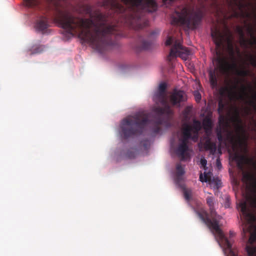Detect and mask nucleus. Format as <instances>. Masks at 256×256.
I'll return each mask as SVG.
<instances>
[{
  "label": "nucleus",
  "mask_w": 256,
  "mask_h": 256,
  "mask_svg": "<svg viewBox=\"0 0 256 256\" xmlns=\"http://www.w3.org/2000/svg\"><path fill=\"white\" fill-rule=\"evenodd\" d=\"M54 18L70 35L78 36L100 52L113 45L114 38L120 34L118 25L110 22L107 16L98 12L90 14V18H82L56 7Z\"/></svg>",
  "instance_id": "1"
},
{
  "label": "nucleus",
  "mask_w": 256,
  "mask_h": 256,
  "mask_svg": "<svg viewBox=\"0 0 256 256\" xmlns=\"http://www.w3.org/2000/svg\"><path fill=\"white\" fill-rule=\"evenodd\" d=\"M166 84L165 83L160 84L158 91L153 96V100L156 106L152 108L150 114H147L138 112L122 120L120 129L123 138L127 139L134 135L142 134L148 125H151L152 132L154 134L160 131V126L163 122L164 114L172 113L170 106L166 98Z\"/></svg>",
  "instance_id": "2"
},
{
  "label": "nucleus",
  "mask_w": 256,
  "mask_h": 256,
  "mask_svg": "<svg viewBox=\"0 0 256 256\" xmlns=\"http://www.w3.org/2000/svg\"><path fill=\"white\" fill-rule=\"evenodd\" d=\"M104 4L120 15L118 21L135 30L148 25V21L142 19L143 11L153 12L157 9L155 0H106Z\"/></svg>",
  "instance_id": "3"
},
{
  "label": "nucleus",
  "mask_w": 256,
  "mask_h": 256,
  "mask_svg": "<svg viewBox=\"0 0 256 256\" xmlns=\"http://www.w3.org/2000/svg\"><path fill=\"white\" fill-rule=\"evenodd\" d=\"M206 203L209 206L210 214L206 212H198V214L200 218L204 222L210 230L212 234L214 236L217 241L222 243L224 246L230 252H232V244L228 239L225 236L222 231L219 227V222L214 207V198L212 196H208L206 198Z\"/></svg>",
  "instance_id": "4"
},
{
  "label": "nucleus",
  "mask_w": 256,
  "mask_h": 256,
  "mask_svg": "<svg viewBox=\"0 0 256 256\" xmlns=\"http://www.w3.org/2000/svg\"><path fill=\"white\" fill-rule=\"evenodd\" d=\"M202 128V124L199 120H194L192 125L184 123L181 129L180 137L179 139L180 143L178 145L176 152V154L184 160L188 156L186 152L188 147V143L189 140L196 142L198 138V132Z\"/></svg>",
  "instance_id": "5"
},
{
  "label": "nucleus",
  "mask_w": 256,
  "mask_h": 256,
  "mask_svg": "<svg viewBox=\"0 0 256 256\" xmlns=\"http://www.w3.org/2000/svg\"><path fill=\"white\" fill-rule=\"evenodd\" d=\"M202 18L200 12H190L185 6L176 9L172 16V24H182L189 29L196 28Z\"/></svg>",
  "instance_id": "6"
},
{
  "label": "nucleus",
  "mask_w": 256,
  "mask_h": 256,
  "mask_svg": "<svg viewBox=\"0 0 256 256\" xmlns=\"http://www.w3.org/2000/svg\"><path fill=\"white\" fill-rule=\"evenodd\" d=\"M218 56L216 58L217 62L216 68L214 70L209 71V80L211 86L212 88L216 87L218 85L216 71L218 70L222 74H227L230 69L236 68V64L234 62L230 64L224 58L220 56V52H216Z\"/></svg>",
  "instance_id": "7"
},
{
  "label": "nucleus",
  "mask_w": 256,
  "mask_h": 256,
  "mask_svg": "<svg viewBox=\"0 0 256 256\" xmlns=\"http://www.w3.org/2000/svg\"><path fill=\"white\" fill-rule=\"evenodd\" d=\"M217 138L220 142L228 140L232 146L234 151L237 152L239 149L244 148L246 152L247 151L246 140L242 136L238 134H234L232 132L228 131L226 138L222 136L221 130L217 132Z\"/></svg>",
  "instance_id": "8"
},
{
  "label": "nucleus",
  "mask_w": 256,
  "mask_h": 256,
  "mask_svg": "<svg viewBox=\"0 0 256 256\" xmlns=\"http://www.w3.org/2000/svg\"><path fill=\"white\" fill-rule=\"evenodd\" d=\"M211 36L214 41L216 48H220L226 39L228 42H230L232 34L228 30H226L224 33L222 32L217 28L212 30Z\"/></svg>",
  "instance_id": "9"
},
{
  "label": "nucleus",
  "mask_w": 256,
  "mask_h": 256,
  "mask_svg": "<svg viewBox=\"0 0 256 256\" xmlns=\"http://www.w3.org/2000/svg\"><path fill=\"white\" fill-rule=\"evenodd\" d=\"M189 52V50L183 46L180 42L176 40L170 49L168 59L169 61H170L172 58H176L177 56L186 58Z\"/></svg>",
  "instance_id": "10"
},
{
  "label": "nucleus",
  "mask_w": 256,
  "mask_h": 256,
  "mask_svg": "<svg viewBox=\"0 0 256 256\" xmlns=\"http://www.w3.org/2000/svg\"><path fill=\"white\" fill-rule=\"evenodd\" d=\"M234 158L237 162L238 168L242 170H244L245 164L256 168V161L254 158L249 157L246 155L236 154Z\"/></svg>",
  "instance_id": "11"
},
{
  "label": "nucleus",
  "mask_w": 256,
  "mask_h": 256,
  "mask_svg": "<svg viewBox=\"0 0 256 256\" xmlns=\"http://www.w3.org/2000/svg\"><path fill=\"white\" fill-rule=\"evenodd\" d=\"M186 100V95L182 90H174L170 97V102L172 106H180V102Z\"/></svg>",
  "instance_id": "12"
},
{
  "label": "nucleus",
  "mask_w": 256,
  "mask_h": 256,
  "mask_svg": "<svg viewBox=\"0 0 256 256\" xmlns=\"http://www.w3.org/2000/svg\"><path fill=\"white\" fill-rule=\"evenodd\" d=\"M200 180L202 182H210L212 185L213 186L214 188L217 189L222 186L221 180L218 178H214L212 180H211L210 178L208 176V174L205 172H204V177H203L202 174H200Z\"/></svg>",
  "instance_id": "13"
},
{
  "label": "nucleus",
  "mask_w": 256,
  "mask_h": 256,
  "mask_svg": "<svg viewBox=\"0 0 256 256\" xmlns=\"http://www.w3.org/2000/svg\"><path fill=\"white\" fill-rule=\"evenodd\" d=\"M238 206L243 216L249 218L252 221L254 220L255 217L250 212V210L248 206V202L246 200L240 202L239 203Z\"/></svg>",
  "instance_id": "14"
},
{
  "label": "nucleus",
  "mask_w": 256,
  "mask_h": 256,
  "mask_svg": "<svg viewBox=\"0 0 256 256\" xmlns=\"http://www.w3.org/2000/svg\"><path fill=\"white\" fill-rule=\"evenodd\" d=\"M233 120L234 122L236 124V134H240V132H244L245 130L244 126L242 125V120L240 116L239 112L238 111L236 112V115L233 118Z\"/></svg>",
  "instance_id": "15"
},
{
  "label": "nucleus",
  "mask_w": 256,
  "mask_h": 256,
  "mask_svg": "<svg viewBox=\"0 0 256 256\" xmlns=\"http://www.w3.org/2000/svg\"><path fill=\"white\" fill-rule=\"evenodd\" d=\"M48 19L46 16H41L39 20H37L36 24V28L39 31H44L48 27Z\"/></svg>",
  "instance_id": "16"
},
{
  "label": "nucleus",
  "mask_w": 256,
  "mask_h": 256,
  "mask_svg": "<svg viewBox=\"0 0 256 256\" xmlns=\"http://www.w3.org/2000/svg\"><path fill=\"white\" fill-rule=\"evenodd\" d=\"M204 147L206 150H210V154H214L216 151V143L212 142L210 140H208L204 143Z\"/></svg>",
  "instance_id": "17"
},
{
  "label": "nucleus",
  "mask_w": 256,
  "mask_h": 256,
  "mask_svg": "<svg viewBox=\"0 0 256 256\" xmlns=\"http://www.w3.org/2000/svg\"><path fill=\"white\" fill-rule=\"evenodd\" d=\"M151 45V42L140 40V42L137 45L136 48L138 50H148L150 48Z\"/></svg>",
  "instance_id": "18"
},
{
  "label": "nucleus",
  "mask_w": 256,
  "mask_h": 256,
  "mask_svg": "<svg viewBox=\"0 0 256 256\" xmlns=\"http://www.w3.org/2000/svg\"><path fill=\"white\" fill-rule=\"evenodd\" d=\"M225 106V104L223 102L222 100H220L218 102V112L220 115V118L219 120V122L220 123L222 122V120L224 121V116L222 114L224 110Z\"/></svg>",
  "instance_id": "19"
},
{
  "label": "nucleus",
  "mask_w": 256,
  "mask_h": 256,
  "mask_svg": "<svg viewBox=\"0 0 256 256\" xmlns=\"http://www.w3.org/2000/svg\"><path fill=\"white\" fill-rule=\"evenodd\" d=\"M176 176L175 178V180L176 182H179L181 180V176L184 174V171L183 168L182 166L180 164H178L176 166Z\"/></svg>",
  "instance_id": "20"
},
{
  "label": "nucleus",
  "mask_w": 256,
  "mask_h": 256,
  "mask_svg": "<svg viewBox=\"0 0 256 256\" xmlns=\"http://www.w3.org/2000/svg\"><path fill=\"white\" fill-rule=\"evenodd\" d=\"M236 88V86L230 88L228 86L222 88L220 90V94L222 95H224L226 94H228L229 96H232L234 94V90Z\"/></svg>",
  "instance_id": "21"
},
{
  "label": "nucleus",
  "mask_w": 256,
  "mask_h": 256,
  "mask_svg": "<svg viewBox=\"0 0 256 256\" xmlns=\"http://www.w3.org/2000/svg\"><path fill=\"white\" fill-rule=\"evenodd\" d=\"M182 192L186 200L188 202H190L192 198V190L190 188H182Z\"/></svg>",
  "instance_id": "22"
},
{
  "label": "nucleus",
  "mask_w": 256,
  "mask_h": 256,
  "mask_svg": "<svg viewBox=\"0 0 256 256\" xmlns=\"http://www.w3.org/2000/svg\"><path fill=\"white\" fill-rule=\"evenodd\" d=\"M244 0H232L230 2V4L232 6L234 4L235 6L238 7L239 10H242L244 8L246 5L243 2Z\"/></svg>",
  "instance_id": "23"
},
{
  "label": "nucleus",
  "mask_w": 256,
  "mask_h": 256,
  "mask_svg": "<svg viewBox=\"0 0 256 256\" xmlns=\"http://www.w3.org/2000/svg\"><path fill=\"white\" fill-rule=\"evenodd\" d=\"M202 124L204 129L206 130H208L212 128V122L211 120L208 118H204Z\"/></svg>",
  "instance_id": "24"
},
{
  "label": "nucleus",
  "mask_w": 256,
  "mask_h": 256,
  "mask_svg": "<svg viewBox=\"0 0 256 256\" xmlns=\"http://www.w3.org/2000/svg\"><path fill=\"white\" fill-rule=\"evenodd\" d=\"M246 250L248 256H256V246H247Z\"/></svg>",
  "instance_id": "25"
},
{
  "label": "nucleus",
  "mask_w": 256,
  "mask_h": 256,
  "mask_svg": "<svg viewBox=\"0 0 256 256\" xmlns=\"http://www.w3.org/2000/svg\"><path fill=\"white\" fill-rule=\"evenodd\" d=\"M26 4L29 7H34L40 4V0H24Z\"/></svg>",
  "instance_id": "26"
},
{
  "label": "nucleus",
  "mask_w": 256,
  "mask_h": 256,
  "mask_svg": "<svg viewBox=\"0 0 256 256\" xmlns=\"http://www.w3.org/2000/svg\"><path fill=\"white\" fill-rule=\"evenodd\" d=\"M252 99L248 102L250 105L252 106L256 111V92L252 96Z\"/></svg>",
  "instance_id": "27"
},
{
  "label": "nucleus",
  "mask_w": 256,
  "mask_h": 256,
  "mask_svg": "<svg viewBox=\"0 0 256 256\" xmlns=\"http://www.w3.org/2000/svg\"><path fill=\"white\" fill-rule=\"evenodd\" d=\"M243 179L246 182H250L254 178L253 176L249 172H244L243 174Z\"/></svg>",
  "instance_id": "28"
},
{
  "label": "nucleus",
  "mask_w": 256,
  "mask_h": 256,
  "mask_svg": "<svg viewBox=\"0 0 256 256\" xmlns=\"http://www.w3.org/2000/svg\"><path fill=\"white\" fill-rule=\"evenodd\" d=\"M248 60L250 64L254 68H256V56L250 54L248 56Z\"/></svg>",
  "instance_id": "29"
},
{
  "label": "nucleus",
  "mask_w": 256,
  "mask_h": 256,
  "mask_svg": "<svg viewBox=\"0 0 256 256\" xmlns=\"http://www.w3.org/2000/svg\"><path fill=\"white\" fill-rule=\"evenodd\" d=\"M248 30H249V32L250 34V36L252 38V40H250V44H256V38L254 34L253 29L252 28H249Z\"/></svg>",
  "instance_id": "30"
},
{
  "label": "nucleus",
  "mask_w": 256,
  "mask_h": 256,
  "mask_svg": "<svg viewBox=\"0 0 256 256\" xmlns=\"http://www.w3.org/2000/svg\"><path fill=\"white\" fill-rule=\"evenodd\" d=\"M160 31L158 30H155L150 32L148 36L149 38H154L158 34Z\"/></svg>",
  "instance_id": "31"
},
{
  "label": "nucleus",
  "mask_w": 256,
  "mask_h": 256,
  "mask_svg": "<svg viewBox=\"0 0 256 256\" xmlns=\"http://www.w3.org/2000/svg\"><path fill=\"white\" fill-rule=\"evenodd\" d=\"M43 50V48L42 46H38L36 48L34 49V51L32 52V54H37L40 53Z\"/></svg>",
  "instance_id": "32"
},
{
  "label": "nucleus",
  "mask_w": 256,
  "mask_h": 256,
  "mask_svg": "<svg viewBox=\"0 0 256 256\" xmlns=\"http://www.w3.org/2000/svg\"><path fill=\"white\" fill-rule=\"evenodd\" d=\"M256 240V235L254 234H252L249 238V242L252 244Z\"/></svg>",
  "instance_id": "33"
},
{
  "label": "nucleus",
  "mask_w": 256,
  "mask_h": 256,
  "mask_svg": "<svg viewBox=\"0 0 256 256\" xmlns=\"http://www.w3.org/2000/svg\"><path fill=\"white\" fill-rule=\"evenodd\" d=\"M173 41L172 38V36H168L166 42V46H170L172 44Z\"/></svg>",
  "instance_id": "34"
},
{
  "label": "nucleus",
  "mask_w": 256,
  "mask_h": 256,
  "mask_svg": "<svg viewBox=\"0 0 256 256\" xmlns=\"http://www.w3.org/2000/svg\"><path fill=\"white\" fill-rule=\"evenodd\" d=\"M238 74L240 76H246L247 75L248 72L246 70H238Z\"/></svg>",
  "instance_id": "35"
},
{
  "label": "nucleus",
  "mask_w": 256,
  "mask_h": 256,
  "mask_svg": "<svg viewBox=\"0 0 256 256\" xmlns=\"http://www.w3.org/2000/svg\"><path fill=\"white\" fill-rule=\"evenodd\" d=\"M252 124L253 126V130L256 131V120L254 118V116H252L251 118Z\"/></svg>",
  "instance_id": "36"
},
{
  "label": "nucleus",
  "mask_w": 256,
  "mask_h": 256,
  "mask_svg": "<svg viewBox=\"0 0 256 256\" xmlns=\"http://www.w3.org/2000/svg\"><path fill=\"white\" fill-rule=\"evenodd\" d=\"M200 164H202V166L204 167V168H205L206 165V164H207V161L205 159V158H201L200 159Z\"/></svg>",
  "instance_id": "37"
},
{
  "label": "nucleus",
  "mask_w": 256,
  "mask_h": 256,
  "mask_svg": "<svg viewBox=\"0 0 256 256\" xmlns=\"http://www.w3.org/2000/svg\"><path fill=\"white\" fill-rule=\"evenodd\" d=\"M195 97L196 100H200L201 98V96L198 92L195 94Z\"/></svg>",
  "instance_id": "38"
},
{
  "label": "nucleus",
  "mask_w": 256,
  "mask_h": 256,
  "mask_svg": "<svg viewBox=\"0 0 256 256\" xmlns=\"http://www.w3.org/2000/svg\"><path fill=\"white\" fill-rule=\"evenodd\" d=\"M245 114L246 115L248 116L251 114L252 112L250 109H248L245 111Z\"/></svg>",
  "instance_id": "39"
},
{
  "label": "nucleus",
  "mask_w": 256,
  "mask_h": 256,
  "mask_svg": "<svg viewBox=\"0 0 256 256\" xmlns=\"http://www.w3.org/2000/svg\"><path fill=\"white\" fill-rule=\"evenodd\" d=\"M189 108L187 107L184 110V113L185 114H188L189 113Z\"/></svg>",
  "instance_id": "40"
},
{
  "label": "nucleus",
  "mask_w": 256,
  "mask_h": 256,
  "mask_svg": "<svg viewBox=\"0 0 256 256\" xmlns=\"http://www.w3.org/2000/svg\"><path fill=\"white\" fill-rule=\"evenodd\" d=\"M216 165H217V166L219 168L220 167H221L222 166V164H221V163L220 162V161L218 160H216Z\"/></svg>",
  "instance_id": "41"
},
{
  "label": "nucleus",
  "mask_w": 256,
  "mask_h": 256,
  "mask_svg": "<svg viewBox=\"0 0 256 256\" xmlns=\"http://www.w3.org/2000/svg\"><path fill=\"white\" fill-rule=\"evenodd\" d=\"M238 30H239V32L240 34V35L243 36H244V33H243V32H242V28H238Z\"/></svg>",
  "instance_id": "42"
},
{
  "label": "nucleus",
  "mask_w": 256,
  "mask_h": 256,
  "mask_svg": "<svg viewBox=\"0 0 256 256\" xmlns=\"http://www.w3.org/2000/svg\"><path fill=\"white\" fill-rule=\"evenodd\" d=\"M246 88L244 86H243L242 92L245 95H247V94L246 93Z\"/></svg>",
  "instance_id": "43"
},
{
  "label": "nucleus",
  "mask_w": 256,
  "mask_h": 256,
  "mask_svg": "<svg viewBox=\"0 0 256 256\" xmlns=\"http://www.w3.org/2000/svg\"><path fill=\"white\" fill-rule=\"evenodd\" d=\"M253 203L254 204L255 206L256 207V198L253 200Z\"/></svg>",
  "instance_id": "44"
},
{
  "label": "nucleus",
  "mask_w": 256,
  "mask_h": 256,
  "mask_svg": "<svg viewBox=\"0 0 256 256\" xmlns=\"http://www.w3.org/2000/svg\"><path fill=\"white\" fill-rule=\"evenodd\" d=\"M230 236H234V233L232 232H230Z\"/></svg>",
  "instance_id": "45"
},
{
  "label": "nucleus",
  "mask_w": 256,
  "mask_h": 256,
  "mask_svg": "<svg viewBox=\"0 0 256 256\" xmlns=\"http://www.w3.org/2000/svg\"><path fill=\"white\" fill-rule=\"evenodd\" d=\"M226 126H228V122H226Z\"/></svg>",
  "instance_id": "46"
}]
</instances>
